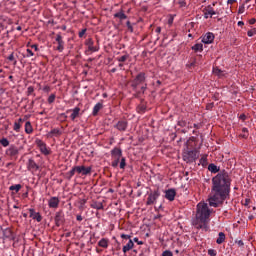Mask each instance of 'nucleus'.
Returning <instances> with one entry per match:
<instances>
[{"mask_svg": "<svg viewBox=\"0 0 256 256\" xmlns=\"http://www.w3.org/2000/svg\"><path fill=\"white\" fill-rule=\"evenodd\" d=\"M90 207L92 208V209H97L98 211H101V210H103V209H105V207L103 206V203H101V202H93L91 205H90Z\"/></svg>", "mask_w": 256, "mask_h": 256, "instance_id": "22", "label": "nucleus"}, {"mask_svg": "<svg viewBox=\"0 0 256 256\" xmlns=\"http://www.w3.org/2000/svg\"><path fill=\"white\" fill-rule=\"evenodd\" d=\"M240 119H241L242 121H245V119H247V116H245V114H242V115H240Z\"/></svg>", "mask_w": 256, "mask_h": 256, "instance_id": "64", "label": "nucleus"}, {"mask_svg": "<svg viewBox=\"0 0 256 256\" xmlns=\"http://www.w3.org/2000/svg\"><path fill=\"white\" fill-rule=\"evenodd\" d=\"M91 171H93V168L91 166L89 167H85V166H82V175H91Z\"/></svg>", "mask_w": 256, "mask_h": 256, "instance_id": "30", "label": "nucleus"}, {"mask_svg": "<svg viewBox=\"0 0 256 256\" xmlns=\"http://www.w3.org/2000/svg\"><path fill=\"white\" fill-rule=\"evenodd\" d=\"M120 161H121V158H114V161H112V167H119Z\"/></svg>", "mask_w": 256, "mask_h": 256, "instance_id": "39", "label": "nucleus"}, {"mask_svg": "<svg viewBox=\"0 0 256 256\" xmlns=\"http://www.w3.org/2000/svg\"><path fill=\"white\" fill-rule=\"evenodd\" d=\"M4 235L5 237H11V230H6Z\"/></svg>", "mask_w": 256, "mask_h": 256, "instance_id": "59", "label": "nucleus"}, {"mask_svg": "<svg viewBox=\"0 0 256 256\" xmlns=\"http://www.w3.org/2000/svg\"><path fill=\"white\" fill-rule=\"evenodd\" d=\"M25 133H27V135H31V133H33V125H31V122L29 121L25 123Z\"/></svg>", "mask_w": 256, "mask_h": 256, "instance_id": "26", "label": "nucleus"}, {"mask_svg": "<svg viewBox=\"0 0 256 256\" xmlns=\"http://www.w3.org/2000/svg\"><path fill=\"white\" fill-rule=\"evenodd\" d=\"M31 49L35 50V51H39V47L37 46V44H33L31 46Z\"/></svg>", "mask_w": 256, "mask_h": 256, "instance_id": "61", "label": "nucleus"}, {"mask_svg": "<svg viewBox=\"0 0 256 256\" xmlns=\"http://www.w3.org/2000/svg\"><path fill=\"white\" fill-rule=\"evenodd\" d=\"M114 17H116L117 19H120L121 21H123L124 19H127V15H125L123 11L117 12L116 14H114Z\"/></svg>", "mask_w": 256, "mask_h": 256, "instance_id": "32", "label": "nucleus"}, {"mask_svg": "<svg viewBox=\"0 0 256 256\" xmlns=\"http://www.w3.org/2000/svg\"><path fill=\"white\" fill-rule=\"evenodd\" d=\"M211 213H213V210L209 208V204L205 202L198 203L196 216L192 221L193 227H195V229H201L202 231H209Z\"/></svg>", "mask_w": 256, "mask_h": 256, "instance_id": "2", "label": "nucleus"}, {"mask_svg": "<svg viewBox=\"0 0 256 256\" xmlns=\"http://www.w3.org/2000/svg\"><path fill=\"white\" fill-rule=\"evenodd\" d=\"M214 75H217L218 77H223L224 73L223 70L219 69L218 67L213 68Z\"/></svg>", "mask_w": 256, "mask_h": 256, "instance_id": "33", "label": "nucleus"}, {"mask_svg": "<svg viewBox=\"0 0 256 256\" xmlns=\"http://www.w3.org/2000/svg\"><path fill=\"white\" fill-rule=\"evenodd\" d=\"M121 239H129V241L131 240V236L127 235V234H121Z\"/></svg>", "mask_w": 256, "mask_h": 256, "instance_id": "55", "label": "nucleus"}, {"mask_svg": "<svg viewBox=\"0 0 256 256\" xmlns=\"http://www.w3.org/2000/svg\"><path fill=\"white\" fill-rule=\"evenodd\" d=\"M8 61H15V55L13 53L8 56Z\"/></svg>", "mask_w": 256, "mask_h": 256, "instance_id": "58", "label": "nucleus"}, {"mask_svg": "<svg viewBox=\"0 0 256 256\" xmlns=\"http://www.w3.org/2000/svg\"><path fill=\"white\" fill-rule=\"evenodd\" d=\"M74 170H75L76 173H78L79 175H82V166H74Z\"/></svg>", "mask_w": 256, "mask_h": 256, "instance_id": "45", "label": "nucleus"}, {"mask_svg": "<svg viewBox=\"0 0 256 256\" xmlns=\"http://www.w3.org/2000/svg\"><path fill=\"white\" fill-rule=\"evenodd\" d=\"M249 23H250V25H255L256 19L255 18L250 19Z\"/></svg>", "mask_w": 256, "mask_h": 256, "instance_id": "63", "label": "nucleus"}, {"mask_svg": "<svg viewBox=\"0 0 256 256\" xmlns=\"http://www.w3.org/2000/svg\"><path fill=\"white\" fill-rule=\"evenodd\" d=\"M21 127L22 125L19 124L18 122H14V127H13V130L16 132V133H19L21 131Z\"/></svg>", "mask_w": 256, "mask_h": 256, "instance_id": "36", "label": "nucleus"}, {"mask_svg": "<svg viewBox=\"0 0 256 256\" xmlns=\"http://www.w3.org/2000/svg\"><path fill=\"white\" fill-rule=\"evenodd\" d=\"M248 37H253V35H256V28H253L247 32Z\"/></svg>", "mask_w": 256, "mask_h": 256, "instance_id": "42", "label": "nucleus"}, {"mask_svg": "<svg viewBox=\"0 0 256 256\" xmlns=\"http://www.w3.org/2000/svg\"><path fill=\"white\" fill-rule=\"evenodd\" d=\"M76 173V170H75V167H73L69 172H68V175H69V179H71V177H73Z\"/></svg>", "mask_w": 256, "mask_h": 256, "instance_id": "46", "label": "nucleus"}, {"mask_svg": "<svg viewBox=\"0 0 256 256\" xmlns=\"http://www.w3.org/2000/svg\"><path fill=\"white\" fill-rule=\"evenodd\" d=\"M208 171H210V173H219V167H217V165L211 163L208 165Z\"/></svg>", "mask_w": 256, "mask_h": 256, "instance_id": "28", "label": "nucleus"}, {"mask_svg": "<svg viewBox=\"0 0 256 256\" xmlns=\"http://www.w3.org/2000/svg\"><path fill=\"white\" fill-rule=\"evenodd\" d=\"M134 80H136V83H139L141 85V83L145 82V73L140 72Z\"/></svg>", "mask_w": 256, "mask_h": 256, "instance_id": "25", "label": "nucleus"}, {"mask_svg": "<svg viewBox=\"0 0 256 256\" xmlns=\"http://www.w3.org/2000/svg\"><path fill=\"white\" fill-rule=\"evenodd\" d=\"M98 246L102 247L103 249H107V247H109V239L107 238H102L99 242H98Z\"/></svg>", "mask_w": 256, "mask_h": 256, "instance_id": "23", "label": "nucleus"}, {"mask_svg": "<svg viewBox=\"0 0 256 256\" xmlns=\"http://www.w3.org/2000/svg\"><path fill=\"white\" fill-rule=\"evenodd\" d=\"M34 91H35V88H33V86H29V87L27 88V94H28V95H31Z\"/></svg>", "mask_w": 256, "mask_h": 256, "instance_id": "51", "label": "nucleus"}, {"mask_svg": "<svg viewBox=\"0 0 256 256\" xmlns=\"http://www.w3.org/2000/svg\"><path fill=\"white\" fill-rule=\"evenodd\" d=\"M28 171H39V165L33 159H29L27 163Z\"/></svg>", "mask_w": 256, "mask_h": 256, "instance_id": "17", "label": "nucleus"}, {"mask_svg": "<svg viewBox=\"0 0 256 256\" xmlns=\"http://www.w3.org/2000/svg\"><path fill=\"white\" fill-rule=\"evenodd\" d=\"M162 256H173V252L169 251V250H165L163 253H162Z\"/></svg>", "mask_w": 256, "mask_h": 256, "instance_id": "50", "label": "nucleus"}, {"mask_svg": "<svg viewBox=\"0 0 256 256\" xmlns=\"http://www.w3.org/2000/svg\"><path fill=\"white\" fill-rule=\"evenodd\" d=\"M85 33H87V29H82L80 32H79V37L82 38Z\"/></svg>", "mask_w": 256, "mask_h": 256, "instance_id": "53", "label": "nucleus"}, {"mask_svg": "<svg viewBox=\"0 0 256 256\" xmlns=\"http://www.w3.org/2000/svg\"><path fill=\"white\" fill-rule=\"evenodd\" d=\"M5 153L7 157H14L15 159H17V156L19 155V149H17L15 145H11Z\"/></svg>", "mask_w": 256, "mask_h": 256, "instance_id": "11", "label": "nucleus"}, {"mask_svg": "<svg viewBox=\"0 0 256 256\" xmlns=\"http://www.w3.org/2000/svg\"><path fill=\"white\" fill-rule=\"evenodd\" d=\"M192 51H195V53H203V44L197 43L194 46L191 47Z\"/></svg>", "mask_w": 256, "mask_h": 256, "instance_id": "24", "label": "nucleus"}, {"mask_svg": "<svg viewBox=\"0 0 256 256\" xmlns=\"http://www.w3.org/2000/svg\"><path fill=\"white\" fill-rule=\"evenodd\" d=\"M127 59H129V53L125 52L123 56L117 57L116 61H118V63H125Z\"/></svg>", "mask_w": 256, "mask_h": 256, "instance_id": "29", "label": "nucleus"}, {"mask_svg": "<svg viewBox=\"0 0 256 256\" xmlns=\"http://www.w3.org/2000/svg\"><path fill=\"white\" fill-rule=\"evenodd\" d=\"M48 103H55V94H51L49 97H48Z\"/></svg>", "mask_w": 256, "mask_h": 256, "instance_id": "44", "label": "nucleus"}, {"mask_svg": "<svg viewBox=\"0 0 256 256\" xmlns=\"http://www.w3.org/2000/svg\"><path fill=\"white\" fill-rule=\"evenodd\" d=\"M16 123H18L19 125H22L23 126V123H25V119L23 118H19Z\"/></svg>", "mask_w": 256, "mask_h": 256, "instance_id": "56", "label": "nucleus"}, {"mask_svg": "<svg viewBox=\"0 0 256 256\" xmlns=\"http://www.w3.org/2000/svg\"><path fill=\"white\" fill-rule=\"evenodd\" d=\"M198 157L197 151L190 150L187 152V155L184 156V161L187 163H194V161H197Z\"/></svg>", "mask_w": 256, "mask_h": 256, "instance_id": "6", "label": "nucleus"}, {"mask_svg": "<svg viewBox=\"0 0 256 256\" xmlns=\"http://www.w3.org/2000/svg\"><path fill=\"white\" fill-rule=\"evenodd\" d=\"M55 41L58 44V46L56 47V51H59V53H63L65 49V41H63V36H61V33H58L56 35Z\"/></svg>", "mask_w": 256, "mask_h": 256, "instance_id": "8", "label": "nucleus"}, {"mask_svg": "<svg viewBox=\"0 0 256 256\" xmlns=\"http://www.w3.org/2000/svg\"><path fill=\"white\" fill-rule=\"evenodd\" d=\"M35 143H36L37 147H39L40 152L43 155H51V150L49 148H47V144L45 142H43V140L36 139Z\"/></svg>", "mask_w": 256, "mask_h": 256, "instance_id": "4", "label": "nucleus"}, {"mask_svg": "<svg viewBox=\"0 0 256 256\" xmlns=\"http://www.w3.org/2000/svg\"><path fill=\"white\" fill-rule=\"evenodd\" d=\"M215 41V34L213 32H208L202 37V43L205 45H211Z\"/></svg>", "mask_w": 256, "mask_h": 256, "instance_id": "10", "label": "nucleus"}, {"mask_svg": "<svg viewBox=\"0 0 256 256\" xmlns=\"http://www.w3.org/2000/svg\"><path fill=\"white\" fill-rule=\"evenodd\" d=\"M101 109H103V103L98 102V103L93 107V111H92L93 117H97V115H99V112L101 111Z\"/></svg>", "mask_w": 256, "mask_h": 256, "instance_id": "19", "label": "nucleus"}, {"mask_svg": "<svg viewBox=\"0 0 256 256\" xmlns=\"http://www.w3.org/2000/svg\"><path fill=\"white\" fill-rule=\"evenodd\" d=\"M133 247H135V243L133 242V240L130 239L128 243L125 246H123L122 251L123 253H127L128 251H131Z\"/></svg>", "mask_w": 256, "mask_h": 256, "instance_id": "20", "label": "nucleus"}, {"mask_svg": "<svg viewBox=\"0 0 256 256\" xmlns=\"http://www.w3.org/2000/svg\"><path fill=\"white\" fill-rule=\"evenodd\" d=\"M134 243H137V245H143V241H139V238L135 237L133 239Z\"/></svg>", "mask_w": 256, "mask_h": 256, "instance_id": "54", "label": "nucleus"}, {"mask_svg": "<svg viewBox=\"0 0 256 256\" xmlns=\"http://www.w3.org/2000/svg\"><path fill=\"white\" fill-rule=\"evenodd\" d=\"M231 176L222 170L212 178L211 191L208 197L210 207H221L231 195Z\"/></svg>", "mask_w": 256, "mask_h": 256, "instance_id": "1", "label": "nucleus"}, {"mask_svg": "<svg viewBox=\"0 0 256 256\" xmlns=\"http://www.w3.org/2000/svg\"><path fill=\"white\" fill-rule=\"evenodd\" d=\"M217 245H221L222 243H225V233L220 232L218 234V238L216 239Z\"/></svg>", "mask_w": 256, "mask_h": 256, "instance_id": "27", "label": "nucleus"}, {"mask_svg": "<svg viewBox=\"0 0 256 256\" xmlns=\"http://www.w3.org/2000/svg\"><path fill=\"white\" fill-rule=\"evenodd\" d=\"M146 90H147V84H145V86L141 87L140 93H145Z\"/></svg>", "mask_w": 256, "mask_h": 256, "instance_id": "62", "label": "nucleus"}, {"mask_svg": "<svg viewBox=\"0 0 256 256\" xmlns=\"http://www.w3.org/2000/svg\"><path fill=\"white\" fill-rule=\"evenodd\" d=\"M177 196V191L175 188H170L165 191V199L168 201H175V197Z\"/></svg>", "mask_w": 256, "mask_h": 256, "instance_id": "12", "label": "nucleus"}, {"mask_svg": "<svg viewBox=\"0 0 256 256\" xmlns=\"http://www.w3.org/2000/svg\"><path fill=\"white\" fill-rule=\"evenodd\" d=\"M125 157L120 158V169H125L127 163L125 162Z\"/></svg>", "mask_w": 256, "mask_h": 256, "instance_id": "38", "label": "nucleus"}, {"mask_svg": "<svg viewBox=\"0 0 256 256\" xmlns=\"http://www.w3.org/2000/svg\"><path fill=\"white\" fill-rule=\"evenodd\" d=\"M30 217L32 219H35L38 223H41L43 221V216L39 212H35V209H29Z\"/></svg>", "mask_w": 256, "mask_h": 256, "instance_id": "15", "label": "nucleus"}, {"mask_svg": "<svg viewBox=\"0 0 256 256\" xmlns=\"http://www.w3.org/2000/svg\"><path fill=\"white\" fill-rule=\"evenodd\" d=\"M203 13H204V19H209V15H211V17L212 15H217V12H215L213 7H211L210 5L203 10Z\"/></svg>", "mask_w": 256, "mask_h": 256, "instance_id": "18", "label": "nucleus"}, {"mask_svg": "<svg viewBox=\"0 0 256 256\" xmlns=\"http://www.w3.org/2000/svg\"><path fill=\"white\" fill-rule=\"evenodd\" d=\"M66 113H71L70 119H71V121H75L81 113V108L75 107L74 109L67 110Z\"/></svg>", "mask_w": 256, "mask_h": 256, "instance_id": "13", "label": "nucleus"}, {"mask_svg": "<svg viewBox=\"0 0 256 256\" xmlns=\"http://www.w3.org/2000/svg\"><path fill=\"white\" fill-rule=\"evenodd\" d=\"M138 113H145V111H147V106H145V104H140L138 107Z\"/></svg>", "mask_w": 256, "mask_h": 256, "instance_id": "35", "label": "nucleus"}, {"mask_svg": "<svg viewBox=\"0 0 256 256\" xmlns=\"http://www.w3.org/2000/svg\"><path fill=\"white\" fill-rule=\"evenodd\" d=\"M179 5H180V7H187V2H185V1H180V2H179Z\"/></svg>", "mask_w": 256, "mask_h": 256, "instance_id": "60", "label": "nucleus"}, {"mask_svg": "<svg viewBox=\"0 0 256 256\" xmlns=\"http://www.w3.org/2000/svg\"><path fill=\"white\" fill-rule=\"evenodd\" d=\"M127 127H129V122L127 120H120L114 125V128L121 132L127 131Z\"/></svg>", "mask_w": 256, "mask_h": 256, "instance_id": "9", "label": "nucleus"}, {"mask_svg": "<svg viewBox=\"0 0 256 256\" xmlns=\"http://www.w3.org/2000/svg\"><path fill=\"white\" fill-rule=\"evenodd\" d=\"M161 197V192L159 189H156L148 194V198L146 201V205H155L157 203V200Z\"/></svg>", "mask_w": 256, "mask_h": 256, "instance_id": "3", "label": "nucleus"}, {"mask_svg": "<svg viewBox=\"0 0 256 256\" xmlns=\"http://www.w3.org/2000/svg\"><path fill=\"white\" fill-rule=\"evenodd\" d=\"M85 45L88 46V51H92V53L99 51V41H97V45H95L93 38H88Z\"/></svg>", "mask_w": 256, "mask_h": 256, "instance_id": "7", "label": "nucleus"}, {"mask_svg": "<svg viewBox=\"0 0 256 256\" xmlns=\"http://www.w3.org/2000/svg\"><path fill=\"white\" fill-rule=\"evenodd\" d=\"M0 144L2 147H9V140L7 138H0Z\"/></svg>", "mask_w": 256, "mask_h": 256, "instance_id": "34", "label": "nucleus"}, {"mask_svg": "<svg viewBox=\"0 0 256 256\" xmlns=\"http://www.w3.org/2000/svg\"><path fill=\"white\" fill-rule=\"evenodd\" d=\"M59 203L60 200L57 197H51L48 201V207H50V209H57V207H59Z\"/></svg>", "mask_w": 256, "mask_h": 256, "instance_id": "14", "label": "nucleus"}, {"mask_svg": "<svg viewBox=\"0 0 256 256\" xmlns=\"http://www.w3.org/2000/svg\"><path fill=\"white\" fill-rule=\"evenodd\" d=\"M139 82H136V80H133L132 81V87H133V89H137V87H139Z\"/></svg>", "mask_w": 256, "mask_h": 256, "instance_id": "52", "label": "nucleus"}, {"mask_svg": "<svg viewBox=\"0 0 256 256\" xmlns=\"http://www.w3.org/2000/svg\"><path fill=\"white\" fill-rule=\"evenodd\" d=\"M188 69H193V67H197V59L194 58L192 62L187 64Z\"/></svg>", "mask_w": 256, "mask_h": 256, "instance_id": "37", "label": "nucleus"}, {"mask_svg": "<svg viewBox=\"0 0 256 256\" xmlns=\"http://www.w3.org/2000/svg\"><path fill=\"white\" fill-rule=\"evenodd\" d=\"M43 91H44L45 93H49V91H51V87H49V86H44V87H43Z\"/></svg>", "mask_w": 256, "mask_h": 256, "instance_id": "57", "label": "nucleus"}, {"mask_svg": "<svg viewBox=\"0 0 256 256\" xmlns=\"http://www.w3.org/2000/svg\"><path fill=\"white\" fill-rule=\"evenodd\" d=\"M242 132L244 133L243 135H242V137L244 138V139H247V137L249 136V130L247 129V128H242Z\"/></svg>", "mask_w": 256, "mask_h": 256, "instance_id": "41", "label": "nucleus"}, {"mask_svg": "<svg viewBox=\"0 0 256 256\" xmlns=\"http://www.w3.org/2000/svg\"><path fill=\"white\" fill-rule=\"evenodd\" d=\"M62 132L59 128H53L50 132L47 133L48 139H53V137H61Z\"/></svg>", "mask_w": 256, "mask_h": 256, "instance_id": "16", "label": "nucleus"}, {"mask_svg": "<svg viewBox=\"0 0 256 256\" xmlns=\"http://www.w3.org/2000/svg\"><path fill=\"white\" fill-rule=\"evenodd\" d=\"M208 255H210V256H217V251L214 250V249H209L208 250Z\"/></svg>", "mask_w": 256, "mask_h": 256, "instance_id": "47", "label": "nucleus"}, {"mask_svg": "<svg viewBox=\"0 0 256 256\" xmlns=\"http://www.w3.org/2000/svg\"><path fill=\"white\" fill-rule=\"evenodd\" d=\"M22 187L21 184H15L9 187V191H15L14 193H17L18 191H21Z\"/></svg>", "mask_w": 256, "mask_h": 256, "instance_id": "31", "label": "nucleus"}, {"mask_svg": "<svg viewBox=\"0 0 256 256\" xmlns=\"http://www.w3.org/2000/svg\"><path fill=\"white\" fill-rule=\"evenodd\" d=\"M126 26H127L128 31H130V33H133V25H131L130 21L126 22Z\"/></svg>", "mask_w": 256, "mask_h": 256, "instance_id": "43", "label": "nucleus"}, {"mask_svg": "<svg viewBox=\"0 0 256 256\" xmlns=\"http://www.w3.org/2000/svg\"><path fill=\"white\" fill-rule=\"evenodd\" d=\"M178 125H179V127H186L187 122L185 120H180V121H178Z\"/></svg>", "mask_w": 256, "mask_h": 256, "instance_id": "49", "label": "nucleus"}, {"mask_svg": "<svg viewBox=\"0 0 256 256\" xmlns=\"http://www.w3.org/2000/svg\"><path fill=\"white\" fill-rule=\"evenodd\" d=\"M54 221H55L56 227H61V225L65 223V213H63V210L56 212Z\"/></svg>", "mask_w": 256, "mask_h": 256, "instance_id": "5", "label": "nucleus"}, {"mask_svg": "<svg viewBox=\"0 0 256 256\" xmlns=\"http://www.w3.org/2000/svg\"><path fill=\"white\" fill-rule=\"evenodd\" d=\"M201 165L205 166L207 164V155H204L200 159Z\"/></svg>", "mask_w": 256, "mask_h": 256, "instance_id": "40", "label": "nucleus"}, {"mask_svg": "<svg viewBox=\"0 0 256 256\" xmlns=\"http://www.w3.org/2000/svg\"><path fill=\"white\" fill-rule=\"evenodd\" d=\"M111 155L114 158H121L123 155V151H121V148H114L111 150Z\"/></svg>", "mask_w": 256, "mask_h": 256, "instance_id": "21", "label": "nucleus"}, {"mask_svg": "<svg viewBox=\"0 0 256 256\" xmlns=\"http://www.w3.org/2000/svg\"><path fill=\"white\" fill-rule=\"evenodd\" d=\"M26 53L25 57H33V55H35L31 49H27Z\"/></svg>", "mask_w": 256, "mask_h": 256, "instance_id": "48", "label": "nucleus"}]
</instances>
